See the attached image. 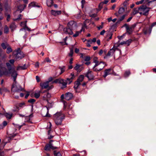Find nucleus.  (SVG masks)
Returning <instances> with one entry per match:
<instances>
[{
  "instance_id": "1",
  "label": "nucleus",
  "mask_w": 156,
  "mask_h": 156,
  "mask_svg": "<svg viewBox=\"0 0 156 156\" xmlns=\"http://www.w3.org/2000/svg\"><path fill=\"white\" fill-rule=\"evenodd\" d=\"M65 115L61 112H57L53 115V119L56 125H61L65 118Z\"/></svg>"
},
{
  "instance_id": "2",
  "label": "nucleus",
  "mask_w": 156,
  "mask_h": 156,
  "mask_svg": "<svg viewBox=\"0 0 156 156\" xmlns=\"http://www.w3.org/2000/svg\"><path fill=\"white\" fill-rule=\"evenodd\" d=\"M95 63V65L93 68L94 71L95 72H99L102 70L105 66V64L103 62H99L98 61L94 60V61Z\"/></svg>"
},
{
  "instance_id": "3",
  "label": "nucleus",
  "mask_w": 156,
  "mask_h": 156,
  "mask_svg": "<svg viewBox=\"0 0 156 156\" xmlns=\"http://www.w3.org/2000/svg\"><path fill=\"white\" fill-rule=\"evenodd\" d=\"M140 14L147 16L151 8L147 7L146 5H142L139 7Z\"/></svg>"
},
{
  "instance_id": "4",
  "label": "nucleus",
  "mask_w": 156,
  "mask_h": 156,
  "mask_svg": "<svg viewBox=\"0 0 156 156\" xmlns=\"http://www.w3.org/2000/svg\"><path fill=\"white\" fill-rule=\"evenodd\" d=\"M13 54V55L15 56V58L16 59H21L24 57V54L21 51L20 48L14 51Z\"/></svg>"
},
{
  "instance_id": "5",
  "label": "nucleus",
  "mask_w": 156,
  "mask_h": 156,
  "mask_svg": "<svg viewBox=\"0 0 156 156\" xmlns=\"http://www.w3.org/2000/svg\"><path fill=\"white\" fill-rule=\"evenodd\" d=\"M136 26V24L134 23L131 25L130 27L126 23L124 25V26L126 27L127 32L129 34H130L133 33V31Z\"/></svg>"
},
{
  "instance_id": "6",
  "label": "nucleus",
  "mask_w": 156,
  "mask_h": 156,
  "mask_svg": "<svg viewBox=\"0 0 156 156\" xmlns=\"http://www.w3.org/2000/svg\"><path fill=\"white\" fill-rule=\"evenodd\" d=\"M25 106V103L22 102L15 104L14 106V108L12 111L13 112H18L19 110Z\"/></svg>"
},
{
  "instance_id": "7",
  "label": "nucleus",
  "mask_w": 156,
  "mask_h": 156,
  "mask_svg": "<svg viewBox=\"0 0 156 156\" xmlns=\"http://www.w3.org/2000/svg\"><path fill=\"white\" fill-rule=\"evenodd\" d=\"M64 108L66 110H68V113L69 115H72L73 114L74 112L72 109H69L70 105H67L65 102H64Z\"/></svg>"
},
{
  "instance_id": "8",
  "label": "nucleus",
  "mask_w": 156,
  "mask_h": 156,
  "mask_svg": "<svg viewBox=\"0 0 156 156\" xmlns=\"http://www.w3.org/2000/svg\"><path fill=\"white\" fill-rule=\"evenodd\" d=\"M40 85L42 89L48 88V90H50L53 87L52 85L49 86V83L47 82L41 83Z\"/></svg>"
},
{
  "instance_id": "9",
  "label": "nucleus",
  "mask_w": 156,
  "mask_h": 156,
  "mask_svg": "<svg viewBox=\"0 0 156 156\" xmlns=\"http://www.w3.org/2000/svg\"><path fill=\"white\" fill-rule=\"evenodd\" d=\"M53 140H51L49 142V144H47L45 147V150L46 151H49L50 149H52L53 150L57 148V147H54L52 146V145L51 143V142H52Z\"/></svg>"
},
{
  "instance_id": "10",
  "label": "nucleus",
  "mask_w": 156,
  "mask_h": 156,
  "mask_svg": "<svg viewBox=\"0 0 156 156\" xmlns=\"http://www.w3.org/2000/svg\"><path fill=\"white\" fill-rule=\"evenodd\" d=\"M14 90L16 92H19L23 90V89L20 85L17 86L15 84H14L12 85V90Z\"/></svg>"
},
{
  "instance_id": "11",
  "label": "nucleus",
  "mask_w": 156,
  "mask_h": 156,
  "mask_svg": "<svg viewBox=\"0 0 156 156\" xmlns=\"http://www.w3.org/2000/svg\"><path fill=\"white\" fill-rule=\"evenodd\" d=\"M49 109L47 107L46 108H44L42 109L41 111V114L44 117H49L50 115L48 114Z\"/></svg>"
},
{
  "instance_id": "12",
  "label": "nucleus",
  "mask_w": 156,
  "mask_h": 156,
  "mask_svg": "<svg viewBox=\"0 0 156 156\" xmlns=\"http://www.w3.org/2000/svg\"><path fill=\"white\" fill-rule=\"evenodd\" d=\"M85 76L87 77L89 80H93L94 77L93 72L90 70L87 71L85 74Z\"/></svg>"
},
{
  "instance_id": "13",
  "label": "nucleus",
  "mask_w": 156,
  "mask_h": 156,
  "mask_svg": "<svg viewBox=\"0 0 156 156\" xmlns=\"http://www.w3.org/2000/svg\"><path fill=\"white\" fill-rule=\"evenodd\" d=\"M118 49L117 48L113 47L108 51L107 54L106 55V56L104 57V58H107L109 56L111 55H113L115 50Z\"/></svg>"
},
{
  "instance_id": "14",
  "label": "nucleus",
  "mask_w": 156,
  "mask_h": 156,
  "mask_svg": "<svg viewBox=\"0 0 156 156\" xmlns=\"http://www.w3.org/2000/svg\"><path fill=\"white\" fill-rule=\"evenodd\" d=\"M113 70L111 69H109L105 70L104 71V74L103 77L105 78L108 75L113 74Z\"/></svg>"
},
{
  "instance_id": "15",
  "label": "nucleus",
  "mask_w": 156,
  "mask_h": 156,
  "mask_svg": "<svg viewBox=\"0 0 156 156\" xmlns=\"http://www.w3.org/2000/svg\"><path fill=\"white\" fill-rule=\"evenodd\" d=\"M72 30L73 28L67 27H66L64 28L63 31L66 34L72 35L73 34Z\"/></svg>"
},
{
  "instance_id": "16",
  "label": "nucleus",
  "mask_w": 156,
  "mask_h": 156,
  "mask_svg": "<svg viewBox=\"0 0 156 156\" xmlns=\"http://www.w3.org/2000/svg\"><path fill=\"white\" fill-rule=\"evenodd\" d=\"M73 97V94L70 92H67L65 94V98L67 100L71 99Z\"/></svg>"
},
{
  "instance_id": "17",
  "label": "nucleus",
  "mask_w": 156,
  "mask_h": 156,
  "mask_svg": "<svg viewBox=\"0 0 156 156\" xmlns=\"http://www.w3.org/2000/svg\"><path fill=\"white\" fill-rule=\"evenodd\" d=\"M51 13L52 15L56 16L57 15L61 14L62 13V11L61 10L56 11L52 10L51 11Z\"/></svg>"
},
{
  "instance_id": "18",
  "label": "nucleus",
  "mask_w": 156,
  "mask_h": 156,
  "mask_svg": "<svg viewBox=\"0 0 156 156\" xmlns=\"http://www.w3.org/2000/svg\"><path fill=\"white\" fill-rule=\"evenodd\" d=\"M90 20L88 19L86 20L84 23V25L82 26L81 29L80 31V33L82 31L84 32L85 30V28H87V23H89Z\"/></svg>"
},
{
  "instance_id": "19",
  "label": "nucleus",
  "mask_w": 156,
  "mask_h": 156,
  "mask_svg": "<svg viewBox=\"0 0 156 156\" xmlns=\"http://www.w3.org/2000/svg\"><path fill=\"white\" fill-rule=\"evenodd\" d=\"M74 77L75 76L74 73H71L70 78L67 79L66 81L67 83H69V84L70 83L72 82V80L74 78Z\"/></svg>"
},
{
  "instance_id": "20",
  "label": "nucleus",
  "mask_w": 156,
  "mask_h": 156,
  "mask_svg": "<svg viewBox=\"0 0 156 156\" xmlns=\"http://www.w3.org/2000/svg\"><path fill=\"white\" fill-rule=\"evenodd\" d=\"M138 13H139L140 14L139 7L138 8H134L132 12L131 13V14L132 15H135Z\"/></svg>"
},
{
  "instance_id": "21",
  "label": "nucleus",
  "mask_w": 156,
  "mask_h": 156,
  "mask_svg": "<svg viewBox=\"0 0 156 156\" xmlns=\"http://www.w3.org/2000/svg\"><path fill=\"white\" fill-rule=\"evenodd\" d=\"M43 99L44 100H48V98L51 97V94L48 92H46L43 96Z\"/></svg>"
},
{
  "instance_id": "22",
  "label": "nucleus",
  "mask_w": 156,
  "mask_h": 156,
  "mask_svg": "<svg viewBox=\"0 0 156 156\" xmlns=\"http://www.w3.org/2000/svg\"><path fill=\"white\" fill-rule=\"evenodd\" d=\"M74 46V45H73L69 48L70 51L68 53V56L70 57H72L73 56Z\"/></svg>"
},
{
  "instance_id": "23",
  "label": "nucleus",
  "mask_w": 156,
  "mask_h": 156,
  "mask_svg": "<svg viewBox=\"0 0 156 156\" xmlns=\"http://www.w3.org/2000/svg\"><path fill=\"white\" fill-rule=\"evenodd\" d=\"M112 33L110 32H108L107 33L106 38L107 41H109L112 38Z\"/></svg>"
},
{
  "instance_id": "24",
  "label": "nucleus",
  "mask_w": 156,
  "mask_h": 156,
  "mask_svg": "<svg viewBox=\"0 0 156 156\" xmlns=\"http://www.w3.org/2000/svg\"><path fill=\"white\" fill-rule=\"evenodd\" d=\"M80 84L81 83L78 82V81H77V80L75 82L74 88V89L75 90L76 92H77L76 90H77Z\"/></svg>"
},
{
  "instance_id": "25",
  "label": "nucleus",
  "mask_w": 156,
  "mask_h": 156,
  "mask_svg": "<svg viewBox=\"0 0 156 156\" xmlns=\"http://www.w3.org/2000/svg\"><path fill=\"white\" fill-rule=\"evenodd\" d=\"M17 73L16 72L15 70H13L12 71V76L13 77V80L14 81V82H15V83H16V80L17 77Z\"/></svg>"
},
{
  "instance_id": "26",
  "label": "nucleus",
  "mask_w": 156,
  "mask_h": 156,
  "mask_svg": "<svg viewBox=\"0 0 156 156\" xmlns=\"http://www.w3.org/2000/svg\"><path fill=\"white\" fill-rule=\"evenodd\" d=\"M74 69L78 72H80L82 70L83 68L82 67H81L80 65L76 64Z\"/></svg>"
},
{
  "instance_id": "27",
  "label": "nucleus",
  "mask_w": 156,
  "mask_h": 156,
  "mask_svg": "<svg viewBox=\"0 0 156 156\" xmlns=\"http://www.w3.org/2000/svg\"><path fill=\"white\" fill-rule=\"evenodd\" d=\"M61 80H62V82H61V83H60L59 84L62 85L61 88L63 89L66 87L67 83L64 80L61 79Z\"/></svg>"
},
{
  "instance_id": "28",
  "label": "nucleus",
  "mask_w": 156,
  "mask_h": 156,
  "mask_svg": "<svg viewBox=\"0 0 156 156\" xmlns=\"http://www.w3.org/2000/svg\"><path fill=\"white\" fill-rule=\"evenodd\" d=\"M26 6V5H20L18 6V8L20 11V12H21Z\"/></svg>"
},
{
  "instance_id": "29",
  "label": "nucleus",
  "mask_w": 156,
  "mask_h": 156,
  "mask_svg": "<svg viewBox=\"0 0 156 156\" xmlns=\"http://www.w3.org/2000/svg\"><path fill=\"white\" fill-rule=\"evenodd\" d=\"M29 7H40L38 5L37 3L35 2H31L30 4L29 5Z\"/></svg>"
},
{
  "instance_id": "30",
  "label": "nucleus",
  "mask_w": 156,
  "mask_h": 156,
  "mask_svg": "<svg viewBox=\"0 0 156 156\" xmlns=\"http://www.w3.org/2000/svg\"><path fill=\"white\" fill-rule=\"evenodd\" d=\"M16 26L14 23H12L9 26V28L11 29L12 31H14L16 28Z\"/></svg>"
},
{
  "instance_id": "31",
  "label": "nucleus",
  "mask_w": 156,
  "mask_h": 156,
  "mask_svg": "<svg viewBox=\"0 0 156 156\" xmlns=\"http://www.w3.org/2000/svg\"><path fill=\"white\" fill-rule=\"evenodd\" d=\"M9 45L7 43H2L1 44V46L3 49H6Z\"/></svg>"
},
{
  "instance_id": "32",
  "label": "nucleus",
  "mask_w": 156,
  "mask_h": 156,
  "mask_svg": "<svg viewBox=\"0 0 156 156\" xmlns=\"http://www.w3.org/2000/svg\"><path fill=\"white\" fill-rule=\"evenodd\" d=\"M27 69V67L26 66L25 64H24V65L23 66H18L16 68V70H24L25 69Z\"/></svg>"
},
{
  "instance_id": "33",
  "label": "nucleus",
  "mask_w": 156,
  "mask_h": 156,
  "mask_svg": "<svg viewBox=\"0 0 156 156\" xmlns=\"http://www.w3.org/2000/svg\"><path fill=\"white\" fill-rule=\"evenodd\" d=\"M75 22L73 21H71L69 22L67 24L68 27L73 28V26L74 25Z\"/></svg>"
},
{
  "instance_id": "34",
  "label": "nucleus",
  "mask_w": 156,
  "mask_h": 156,
  "mask_svg": "<svg viewBox=\"0 0 156 156\" xmlns=\"http://www.w3.org/2000/svg\"><path fill=\"white\" fill-rule=\"evenodd\" d=\"M156 0H154L153 1H149L148 2V3L147 4V5L148 6L150 5V4H152V7H154L156 5V3L154 2L156 1Z\"/></svg>"
},
{
  "instance_id": "35",
  "label": "nucleus",
  "mask_w": 156,
  "mask_h": 156,
  "mask_svg": "<svg viewBox=\"0 0 156 156\" xmlns=\"http://www.w3.org/2000/svg\"><path fill=\"white\" fill-rule=\"evenodd\" d=\"M84 78V76L83 75H80L78 78L77 79V81L81 83L83 81Z\"/></svg>"
},
{
  "instance_id": "36",
  "label": "nucleus",
  "mask_w": 156,
  "mask_h": 156,
  "mask_svg": "<svg viewBox=\"0 0 156 156\" xmlns=\"http://www.w3.org/2000/svg\"><path fill=\"white\" fill-rule=\"evenodd\" d=\"M58 68L61 70V72L59 74L60 75H61L63 73L65 72L66 69L65 66H59V67Z\"/></svg>"
},
{
  "instance_id": "37",
  "label": "nucleus",
  "mask_w": 156,
  "mask_h": 156,
  "mask_svg": "<svg viewBox=\"0 0 156 156\" xmlns=\"http://www.w3.org/2000/svg\"><path fill=\"white\" fill-rule=\"evenodd\" d=\"M53 3V0H47V4L48 7L51 6Z\"/></svg>"
},
{
  "instance_id": "38",
  "label": "nucleus",
  "mask_w": 156,
  "mask_h": 156,
  "mask_svg": "<svg viewBox=\"0 0 156 156\" xmlns=\"http://www.w3.org/2000/svg\"><path fill=\"white\" fill-rule=\"evenodd\" d=\"M41 91H38L36 92H35L34 94V97L36 98H38L40 96Z\"/></svg>"
},
{
  "instance_id": "39",
  "label": "nucleus",
  "mask_w": 156,
  "mask_h": 156,
  "mask_svg": "<svg viewBox=\"0 0 156 156\" xmlns=\"http://www.w3.org/2000/svg\"><path fill=\"white\" fill-rule=\"evenodd\" d=\"M5 8L6 11L8 12L10 11V7L8 5L7 3L5 4Z\"/></svg>"
},
{
  "instance_id": "40",
  "label": "nucleus",
  "mask_w": 156,
  "mask_h": 156,
  "mask_svg": "<svg viewBox=\"0 0 156 156\" xmlns=\"http://www.w3.org/2000/svg\"><path fill=\"white\" fill-rule=\"evenodd\" d=\"M6 65L9 71H11L12 69V65L9 62H7L6 63Z\"/></svg>"
},
{
  "instance_id": "41",
  "label": "nucleus",
  "mask_w": 156,
  "mask_h": 156,
  "mask_svg": "<svg viewBox=\"0 0 156 156\" xmlns=\"http://www.w3.org/2000/svg\"><path fill=\"white\" fill-rule=\"evenodd\" d=\"M125 11V8L123 7H121L119 9L118 12L119 14H121L123 13Z\"/></svg>"
},
{
  "instance_id": "42",
  "label": "nucleus",
  "mask_w": 156,
  "mask_h": 156,
  "mask_svg": "<svg viewBox=\"0 0 156 156\" xmlns=\"http://www.w3.org/2000/svg\"><path fill=\"white\" fill-rule=\"evenodd\" d=\"M54 156H62V155L60 152L57 151H54Z\"/></svg>"
},
{
  "instance_id": "43",
  "label": "nucleus",
  "mask_w": 156,
  "mask_h": 156,
  "mask_svg": "<svg viewBox=\"0 0 156 156\" xmlns=\"http://www.w3.org/2000/svg\"><path fill=\"white\" fill-rule=\"evenodd\" d=\"M12 49L11 47L10 46V45L9 46V47H8L7 48V50H6V53L7 54H9L10 52H12Z\"/></svg>"
},
{
  "instance_id": "44",
  "label": "nucleus",
  "mask_w": 156,
  "mask_h": 156,
  "mask_svg": "<svg viewBox=\"0 0 156 156\" xmlns=\"http://www.w3.org/2000/svg\"><path fill=\"white\" fill-rule=\"evenodd\" d=\"M12 114H10L7 113L5 114V116L8 119H11L12 116Z\"/></svg>"
},
{
  "instance_id": "45",
  "label": "nucleus",
  "mask_w": 156,
  "mask_h": 156,
  "mask_svg": "<svg viewBox=\"0 0 156 156\" xmlns=\"http://www.w3.org/2000/svg\"><path fill=\"white\" fill-rule=\"evenodd\" d=\"M9 32V29L7 25L5 26L4 28V33L5 34H7Z\"/></svg>"
},
{
  "instance_id": "46",
  "label": "nucleus",
  "mask_w": 156,
  "mask_h": 156,
  "mask_svg": "<svg viewBox=\"0 0 156 156\" xmlns=\"http://www.w3.org/2000/svg\"><path fill=\"white\" fill-rule=\"evenodd\" d=\"M6 57V54L5 53H2V52L0 54V58L2 59L5 58Z\"/></svg>"
},
{
  "instance_id": "47",
  "label": "nucleus",
  "mask_w": 156,
  "mask_h": 156,
  "mask_svg": "<svg viewBox=\"0 0 156 156\" xmlns=\"http://www.w3.org/2000/svg\"><path fill=\"white\" fill-rule=\"evenodd\" d=\"M109 0H105L104 2H101L99 5V6H101V8H102V6L103 4H106L108 2Z\"/></svg>"
},
{
  "instance_id": "48",
  "label": "nucleus",
  "mask_w": 156,
  "mask_h": 156,
  "mask_svg": "<svg viewBox=\"0 0 156 156\" xmlns=\"http://www.w3.org/2000/svg\"><path fill=\"white\" fill-rule=\"evenodd\" d=\"M130 74V71L127 70L125 71L124 74V76L125 77H128Z\"/></svg>"
},
{
  "instance_id": "49",
  "label": "nucleus",
  "mask_w": 156,
  "mask_h": 156,
  "mask_svg": "<svg viewBox=\"0 0 156 156\" xmlns=\"http://www.w3.org/2000/svg\"><path fill=\"white\" fill-rule=\"evenodd\" d=\"M0 93L1 94H2V92H7L8 91V90L7 89L3 87L1 88H0Z\"/></svg>"
},
{
  "instance_id": "50",
  "label": "nucleus",
  "mask_w": 156,
  "mask_h": 156,
  "mask_svg": "<svg viewBox=\"0 0 156 156\" xmlns=\"http://www.w3.org/2000/svg\"><path fill=\"white\" fill-rule=\"evenodd\" d=\"M90 57L89 56H86L84 58V60L85 61H90Z\"/></svg>"
},
{
  "instance_id": "51",
  "label": "nucleus",
  "mask_w": 156,
  "mask_h": 156,
  "mask_svg": "<svg viewBox=\"0 0 156 156\" xmlns=\"http://www.w3.org/2000/svg\"><path fill=\"white\" fill-rule=\"evenodd\" d=\"M61 79H56L53 82V83H61V82H62V80H61Z\"/></svg>"
},
{
  "instance_id": "52",
  "label": "nucleus",
  "mask_w": 156,
  "mask_h": 156,
  "mask_svg": "<svg viewBox=\"0 0 156 156\" xmlns=\"http://www.w3.org/2000/svg\"><path fill=\"white\" fill-rule=\"evenodd\" d=\"M51 131V129L49 128V129L48 131V135H50V136H48V138L50 139H51L53 137V136H51L50 134Z\"/></svg>"
},
{
  "instance_id": "53",
  "label": "nucleus",
  "mask_w": 156,
  "mask_h": 156,
  "mask_svg": "<svg viewBox=\"0 0 156 156\" xmlns=\"http://www.w3.org/2000/svg\"><path fill=\"white\" fill-rule=\"evenodd\" d=\"M22 15L21 14H20L18 16V17L17 18H16L15 19H14L13 20L14 21H17L20 20L22 19Z\"/></svg>"
},
{
  "instance_id": "54",
  "label": "nucleus",
  "mask_w": 156,
  "mask_h": 156,
  "mask_svg": "<svg viewBox=\"0 0 156 156\" xmlns=\"http://www.w3.org/2000/svg\"><path fill=\"white\" fill-rule=\"evenodd\" d=\"M132 40L131 39H129L126 41V44H127V46H129L132 42Z\"/></svg>"
},
{
  "instance_id": "55",
  "label": "nucleus",
  "mask_w": 156,
  "mask_h": 156,
  "mask_svg": "<svg viewBox=\"0 0 156 156\" xmlns=\"http://www.w3.org/2000/svg\"><path fill=\"white\" fill-rule=\"evenodd\" d=\"M27 21L21 22V25L22 26L24 27L27 26Z\"/></svg>"
},
{
  "instance_id": "56",
  "label": "nucleus",
  "mask_w": 156,
  "mask_h": 156,
  "mask_svg": "<svg viewBox=\"0 0 156 156\" xmlns=\"http://www.w3.org/2000/svg\"><path fill=\"white\" fill-rule=\"evenodd\" d=\"M127 16L126 14L122 16L119 19V20L120 21H122Z\"/></svg>"
},
{
  "instance_id": "57",
  "label": "nucleus",
  "mask_w": 156,
  "mask_h": 156,
  "mask_svg": "<svg viewBox=\"0 0 156 156\" xmlns=\"http://www.w3.org/2000/svg\"><path fill=\"white\" fill-rule=\"evenodd\" d=\"M87 46L88 47H90V44H91V40H87Z\"/></svg>"
},
{
  "instance_id": "58",
  "label": "nucleus",
  "mask_w": 156,
  "mask_h": 156,
  "mask_svg": "<svg viewBox=\"0 0 156 156\" xmlns=\"http://www.w3.org/2000/svg\"><path fill=\"white\" fill-rule=\"evenodd\" d=\"M35 101V100L34 99H31L30 100H29L28 101V102L31 103L32 104H33Z\"/></svg>"
},
{
  "instance_id": "59",
  "label": "nucleus",
  "mask_w": 156,
  "mask_h": 156,
  "mask_svg": "<svg viewBox=\"0 0 156 156\" xmlns=\"http://www.w3.org/2000/svg\"><path fill=\"white\" fill-rule=\"evenodd\" d=\"M80 33H81L80 31H76V33L74 34L73 36L74 37H77L79 35V34Z\"/></svg>"
},
{
  "instance_id": "60",
  "label": "nucleus",
  "mask_w": 156,
  "mask_h": 156,
  "mask_svg": "<svg viewBox=\"0 0 156 156\" xmlns=\"http://www.w3.org/2000/svg\"><path fill=\"white\" fill-rule=\"evenodd\" d=\"M103 52H104V53L106 54V51H105L104 50V51H103L101 49V50L100 51H99V54L100 55H101L103 53Z\"/></svg>"
},
{
  "instance_id": "61",
  "label": "nucleus",
  "mask_w": 156,
  "mask_h": 156,
  "mask_svg": "<svg viewBox=\"0 0 156 156\" xmlns=\"http://www.w3.org/2000/svg\"><path fill=\"white\" fill-rule=\"evenodd\" d=\"M103 24L104 23L103 22H102L101 25L100 26L97 27V28L98 30H100L103 27Z\"/></svg>"
},
{
  "instance_id": "62",
  "label": "nucleus",
  "mask_w": 156,
  "mask_h": 156,
  "mask_svg": "<svg viewBox=\"0 0 156 156\" xmlns=\"http://www.w3.org/2000/svg\"><path fill=\"white\" fill-rule=\"evenodd\" d=\"M156 25V22L153 23L151 25V27H150V29L151 31V30L152 28L153 27L155 26Z\"/></svg>"
},
{
  "instance_id": "63",
  "label": "nucleus",
  "mask_w": 156,
  "mask_h": 156,
  "mask_svg": "<svg viewBox=\"0 0 156 156\" xmlns=\"http://www.w3.org/2000/svg\"><path fill=\"white\" fill-rule=\"evenodd\" d=\"M144 0H141L139 2H136V4L137 5L142 4L143 3Z\"/></svg>"
},
{
  "instance_id": "64",
  "label": "nucleus",
  "mask_w": 156,
  "mask_h": 156,
  "mask_svg": "<svg viewBox=\"0 0 156 156\" xmlns=\"http://www.w3.org/2000/svg\"><path fill=\"white\" fill-rule=\"evenodd\" d=\"M9 63L12 64V65H14V59H12L9 61Z\"/></svg>"
}]
</instances>
